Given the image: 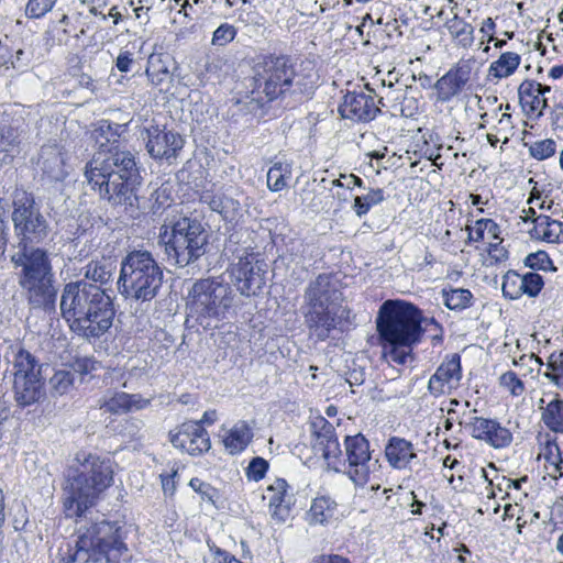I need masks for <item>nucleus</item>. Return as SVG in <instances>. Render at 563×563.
<instances>
[{
	"label": "nucleus",
	"instance_id": "nucleus-1",
	"mask_svg": "<svg viewBox=\"0 0 563 563\" xmlns=\"http://www.w3.org/2000/svg\"><path fill=\"white\" fill-rule=\"evenodd\" d=\"M85 176L102 199L114 206L139 207L136 191L141 175L135 157L118 142L108 146L100 144V150L86 165Z\"/></svg>",
	"mask_w": 563,
	"mask_h": 563
},
{
	"label": "nucleus",
	"instance_id": "nucleus-2",
	"mask_svg": "<svg viewBox=\"0 0 563 563\" xmlns=\"http://www.w3.org/2000/svg\"><path fill=\"white\" fill-rule=\"evenodd\" d=\"M113 483L109 459L90 452H78L69 465L63 486L62 504L67 518H79L93 507Z\"/></svg>",
	"mask_w": 563,
	"mask_h": 563
},
{
	"label": "nucleus",
	"instance_id": "nucleus-3",
	"mask_svg": "<svg viewBox=\"0 0 563 563\" xmlns=\"http://www.w3.org/2000/svg\"><path fill=\"white\" fill-rule=\"evenodd\" d=\"M59 306L71 331L82 338H99L112 325V299L95 284L85 280L68 283L63 289Z\"/></svg>",
	"mask_w": 563,
	"mask_h": 563
},
{
	"label": "nucleus",
	"instance_id": "nucleus-4",
	"mask_svg": "<svg viewBox=\"0 0 563 563\" xmlns=\"http://www.w3.org/2000/svg\"><path fill=\"white\" fill-rule=\"evenodd\" d=\"M420 310L404 300H386L379 308L376 327L382 357L388 364L404 365L412 360V349L422 335Z\"/></svg>",
	"mask_w": 563,
	"mask_h": 563
},
{
	"label": "nucleus",
	"instance_id": "nucleus-5",
	"mask_svg": "<svg viewBox=\"0 0 563 563\" xmlns=\"http://www.w3.org/2000/svg\"><path fill=\"white\" fill-rule=\"evenodd\" d=\"M322 423L321 431L316 433L313 450L321 454L328 468L344 473L355 485L364 486L378 463V460L372 459L369 442L361 433L347 435L343 452L333 427L325 420Z\"/></svg>",
	"mask_w": 563,
	"mask_h": 563
},
{
	"label": "nucleus",
	"instance_id": "nucleus-6",
	"mask_svg": "<svg viewBox=\"0 0 563 563\" xmlns=\"http://www.w3.org/2000/svg\"><path fill=\"white\" fill-rule=\"evenodd\" d=\"M241 307L232 286L212 277L196 280L186 297L187 320L192 319L203 330L217 329L236 317Z\"/></svg>",
	"mask_w": 563,
	"mask_h": 563
},
{
	"label": "nucleus",
	"instance_id": "nucleus-7",
	"mask_svg": "<svg viewBox=\"0 0 563 563\" xmlns=\"http://www.w3.org/2000/svg\"><path fill=\"white\" fill-rule=\"evenodd\" d=\"M306 324L312 336L324 341L332 330L341 328L350 318V310L342 303V292L331 277L320 275L306 290Z\"/></svg>",
	"mask_w": 563,
	"mask_h": 563
},
{
	"label": "nucleus",
	"instance_id": "nucleus-8",
	"mask_svg": "<svg viewBox=\"0 0 563 563\" xmlns=\"http://www.w3.org/2000/svg\"><path fill=\"white\" fill-rule=\"evenodd\" d=\"M163 279V268L153 254L146 250H134L122 258L117 285L126 300L148 302L158 295Z\"/></svg>",
	"mask_w": 563,
	"mask_h": 563
},
{
	"label": "nucleus",
	"instance_id": "nucleus-9",
	"mask_svg": "<svg viewBox=\"0 0 563 563\" xmlns=\"http://www.w3.org/2000/svg\"><path fill=\"white\" fill-rule=\"evenodd\" d=\"M128 551L122 541L121 528L114 523L102 520L92 523L85 531H79L75 551L69 555V562L88 563L100 562L118 563Z\"/></svg>",
	"mask_w": 563,
	"mask_h": 563
},
{
	"label": "nucleus",
	"instance_id": "nucleus-10",
	"mask_svg": "<svg viewBox=\"0 0 563 563\" xmlns=\"http://www.w3.org/2000/svg\"><path fill=\"white\" fill-rule=\"evenodd\" d=\"M169 261L185 267L196 262L206 253L208 235L202 224L190 218H181L172 227L170 235L165 231L162 236Z\"/></svg>",
	"mask_w": 563,
	"mask_h": 563
},
{
	"label": "nucleus",
	"instance_id": "nucleus-11",
	"mask_svg": "<svg viewBox=\"0 0 563 563\" xmlns=\"http://www.w3.org/2000/svg\"><path fill=\"white\" fill-rule=\"evenodd\" d=\"M295 69L286 56H267L254 66V84L258 93L267 101L289 91L295 79Z\"/></svg>",
	"mask_w": 563,
	"mask_h": 563
},
{
	"label": "nucleus",
	"instance_id": "nucleus-12",
	"mask_svg": "<svg viewBox=\"0 0 563 563\" xmlns=\"http://www.w3.org/2000/svg\"><path fill=\"white\" fill-rule=\"evenodd\" d=\"M41 365L25 350H20L14 360V398L19 406H31L44 396Z\"/></svg>",
	"mask_w": 563,
	"mask_h": 563
},
{
	"label": "nucleus",
	"instance_id": "nucleus-13",
	"mask_svg": "<svg viewBox=\"0 0 563 563\" xmlns=\"http://www.w3.org/2000/svg\"><path fill=\"white\" fill-rule=\"evenodd\" d=\"M265 264L258 261L254 254L246 253L239 255L228 272L232 284L245 297L257 296L266 284Z\"/></svg>",
	"mask_w": 563,
	"mask_h": 563
},
{
	"label": "nucleus",
	"instance_id": "nucleus-14",
	"mask_svg": "<svg viewBox=\"0 0 563 563\" xmlns=\"http://www.w3.org/2000/svg\"><path fill=\"white\" fill-rule=\"evenodd\" d=\"M142 137L148 154L158 159L176 158L184 146V139L180 134L157 125L146 128Z\"/></svg>",
	"mask_w": 563,
	"mask_h": 563
},
{
	"label": "nucleus",
	"instance_id": "nucleus-15",
	"mask_svg": "<svg viewBox=\"0 0 563 563\" xmlns=\"http://www.w3.org/2000/svg\"><path fill=\"white\" fill-rule=\"evenodd\" d=\"M172 444L190 455H199L211 448L209 433L198 421L183 423L178 430L170 433Z\"/></svg>",
	"mask_w": 563,
	"mask_h": 563
},
{
	"label": "nucleus",
	"instance_id": "nucleus-16",
	"mask_svg": "<svg viewBox=\"0 0 563 563\" xmlns=\"http://www.w3.org/2000/svg\"><path fill=\"white\" fill-rule=\"evenodd\" d=\"M19 283L33 308L48 311L55 308L57 290L53 284L54 275L20 278Z\"/></svg>",
	"mask_w": 563,
	"mask_h": 563
},
{
	"label": "nucleus",
	"instance_id": "nucleus-17",
	"mask_svg": "<svg viewBox=\"0 0 563 563\" xmlns=\"http://www.w3.org/2000/svg\"><path fill=\"white\" fill-rule=\"evenodd\" d=\"M367 90L368 92L352 91L344 96L343 102L339 107L343 118L354 121H371L376 117L379 109L375 103L374 91Z\"/></svg>",
	"mask_w": 563,
	"mask_h": 563
},
{
	"label": "nucleus",
	"instance_id": "nucleus-18",
	"mask_svg": "<svg viewBox=\"0 0 563 563\" xmlns=\"http://www.w3.org/2000/svg\"><path fill=\"white\" fill-rule=\"evenodd\" d=\"M12 220L18 235H22L19 247H23L26 241H40L46 236L45 219L31 207L15 208Z\"/></svg>",
	"mask_w": 563,
	"mask_h": 563
},
{
	"label": "nucleus",
	"instance_id": "nucleus-19",
	"mask_svg": "<svg viewBox=\"0 0 563 563\" xmlns=\"http://www.w3.org/2000/svg\"><path fill=\"white\" fill-rule=\"evenodd\" d=\"M467 427L473 438L485 441L496 449L506 448L512 441L511 432L493 419L474 417Z\"/></svg>",
	"mask_w": 563,
	"mask_h": 563
},
{
	"label": "nucleus",
	"instance_id": "nucleus-20",
	"mask_svg": "<svg viewBox=\"0 0 563 563\" xmlns=\"http://www.w3.org/2000/svg\"><path fill=\"white\" fill-rule=\"evenodd\" d=\"M12 255L11 261L15 266H22L23 271L20 278H32L53 275L48 257L43 250L31 249L26 244Z\"/></svg>",
	"mask_w": 563,
	"mask_h": 563
},
{
	"label": "nucleus",
	"instance_id": "nucleus-21",
	"mask_svg": "<svg viewBox=\"0 0 563 563\" xmlns=\"http://www.w3.org/2000/svg\"><path fill=\"white\" fill-rule=\"evenodd\" d=\"M288 489L289 486L284 478H276L267 486L263 496L268 501L272 518L278 522H285L289 516L292 495Z\"/></svg>",
	"mask_w": 563,
	"mask_h": 563
},
{
	"label": "nucleus",
	"instance_id": "nucleus-22",
	"mask_svg": "<svg viewBox=\"0 0 563 563\" xmlns=\"http://www.w3.org/2000/svg\"><path fill=\"white\" fill-rule=\"evenodd\" d=\"M462 377L460 355L453 354L444 361L430 377L428 388L431 394H444L455 387Z\"/></svg>",
	"mask_w": 563,
	"mask_h": 563
},
{
	"label": "nucleus",
	"instance_id": "nucleus-23",
	"mask_svg": "<svg viewBox=\"0 0 563 563\" xmlns=\"http://www.w3.org/2000/svg\"><path fill=\"white\" fill-rule=\"evenodd\" d=\"M472 73L470 60L460 62L454 68L450 69L435 84L441 100H449L461 92L468 82Z\"/></svg>",
	"mask_w": 563,
	"mask_h": 563
},
{
	"label": "nucleus",
	"instance_id": "nucleus-24",
	"mask_svg": "<svg viewBox=\"0 0 563 563\" xmlns=\"http://www.w3.org/2000/svg\"><path fill=\"white\" fill-rule=\"evenodd\" d=\"M37 165L49 180L62 181L66 175L65 153L63 148L56 144L44 145L41 148Z\"/></svg>",
	"mask_w": 563,
	"mask_h": 563
},
{
	"label": "nucleus",
	"instance_id": "nucleus-25",
	"mask_svg": "<svg viewBox=\"0 0 563 563\" xmlns=\"http://www.w3.org/2000/svg\"><path fill=\"white\" fill-rule=\"evenodd\" d=\"M150 405V399L143 398L139 394L117 393L106 399L100 409L113 415H122L132 410H141Z\"/></svg>",
	"mask_w": 563,
	"mask_h": 563
},
{
	"label": "nucleus",
	"instance_id": "nucleus-26",
	"mask_svg": "<svg viewBox=\"0 0 563 563\" xmlns=\"http://www.w3.org/2000/svg\"><path fill=\"white\" fill-rule=\"evenodd\" d=\"M385 455L388 463L397 470L407 468L409 463L417 457L412 443L398 437L389 439L385 448Z\"/></svg>",
	"mask_w": 563,
	"mask_h": 563
},
{
	"label": "nucleus",
	"instance_id": "nucleus-27",
	"mask_svg": "<svg viewBox=\"0 0 563 563\" xmlns=\"http://www.w3.org/2000/svg\"><path fill=\"white\" fill-rule=\"evenodd\" d=\"M169 57L151 55L147 62L146 75L151 84L161 92L168 91L173 82V74L169 70Z\"/></svg>",
	"mask_w": 563,
	"mask_h": 563
},
{
	"label": "nucleus",
	"instance_id": "nucleus-28",
	"mask_svg": "<svg viewBox=\"0 0 563 563\" xmlns=\"http://www.w3.org/2000/svg\"><path fill=\"white\" fill-rule=\"evenodd\" d=\"M533 228L530 230L532 239L544 241L548 243L558 242L563 232V224L558 220L551 219L549 216H538L533 219Z\"/></svg>",
	"mask_w": 563,
	"mask_h": 563
},
{
	"label": "nucleus",
	"instance_id": "nucleus-29",
	"mask_svg": "<svg viewBox=\"0 0 563 563\" xmlns=\"http://www.w3.org/2000/svg\"><path fill=\"white\" fill-rule=\"evenodd\" d=\"M519 100L523 109L529 112L542 114L543 110L548 107V100L541 96L539 82L525 81L520 85Z\"/></svg>",
	"mask_w": 563,
	"mask_h": 563
},
{
	"label": "nucleus",
	"instance_id": "nucleus-30",
	"mask_svg": "<svg viewBox=\"0 0 563 563\" xmlns=\"http://www.w3.org/2000/svg\"><path fill=\"white\" fill-rule=\"evenodd\" d=\"M292 175V164L288 161H277L267 172L266 183L271 191L278 192L288 188Z\"/></svg>",
	"mask_w": 563,
	"mask_h": 563
},
{
	"label": "nucleus",
	"instance_id": "nucleus-31",
	"mask_svg": "<svg viewBox=\"0 0 563 563\" xmlns=\"http://www.w3.org/2000/svg\"><path fill=\"white\" fill-rule=\"evenodd\" d=\"M252 437L250 427L244 421H240L224 437L223 444L230 454H236L247 446Z\"/></svg>",
	"mask_w": 563,
	"mask_h": 563
},
{
	"label": "nucleus",
	"instance_id": "nucleus-32",
	"mask_svg": "<svg viewBox=\"0 0 563 563\" xmlns=\"http://www.w3.org/2000/svg\"><path fill=\"white\" fill-rule=\"evenodd\" d=\"M336 508V503L329 496L316 497L307 514V519L311 525H324L333 516Z\"/></svg>",
	"mask_w": 563,
	"mask_h": 563
},
{
	"label": "nucleus",
	"instance_id": "nucleus-33",
	"mask_svg": "<svg viewBox=\"0 0 563 563\" xmlns=\"http://www.w3.org/2000/svg\"><path fill=\"white\" fill-rule=\"evenodd\" d=\"M19 133L15 128L0 126V164L7 165L20 153Z\"/></svg>",
	"mask_w": 563,
	"mask_h": 563
},
{
	"label": "nucleus",
	"instance_id": "nucleus-34",
	"mask_svg": "<svg viewBox=\"0 0 563 563\" xmlns=\"http://www.w3.org/2000/svg\"><path fill=\"white\" fill-rule=\"evenodd\" d=\"M115 271L117 265L112 258L101 257L86 265L85 277L102 285L113 279Z\"/></svg>",
	"mask_w": 563,
	"mask_h": 563
},
{
	"label": "nucleus",
	"instance_id": "nucleus-35",
	"mask_svg": "<svg viewBox=\"0 0 563 563\" xmlns=\"http://www.w3.org/2000/svg\"><path fill=\"white\" fill-rule=\"evenodd\" d=\"M521 57L515 52L503 53L488 68V75L496 79L511 76L519 67Z\"/></svg>",
	"mask_w": 563,
	"mask_h": 563
},
{
	"label": "nucleus",
	"instance_id": "nucleus-36",
	"mask_svg": "<svg viewBox=\"0 0 563 563\" xmlns=\"http://www.w3.org/2000/svg\"><path fill=\"white\" fill-rule=\"evenodd\" d=\"M542 422L555 433H563V399L555 398L542 408Z\"/></svg>",
	"mask_w": 563,
	"mask_h": 563
},
{
	"label": "nucleus",
	"instance_id": "nucleus-37",
	"mask_svg": "<svg viewBox=\"0 0 563 563\" xmlns=\"http://www.w3.org/2000/svg\"><path fill=\"white\" fill-rule=\"evenodd\" d=\"M446 27L450 34L459 41L460 45L463 47L472 45L474 29L470 23L455 15L446 22Z\"/></svg>",
	"mask_w": 563,
	"mask_h": 563
},
{
	"label": "nucleus",
	"instance_id": "nucleus-38",
	"mask_svg": "<svg viewBox=\"0 0 563 563\" xmlns=\"http://www.w3.org/2000/svg\"><path fill=\"white\" fill-rule=\"evenodd\" d=\"M385 200L384 190L380 188L369 189L364 196H356L354 198L353 210L357 217L366 214L372 207Z\"/></svg>",
	"mask_w": 563,
	"mask_h": 563
},
{
	"label": "nucleus",
	"instance_id": "nucleus-39",
	"mask_svg": "<svg viewBox=\"0 0 563 563\" xmlns=\"http://www.w3.org/2000/svg\"><path fill=\"white\" fill-rule=\"evenodd\" d=\"M543 376L556 388L563 390V352L550 355Z\"/></svg>",
	"mask_w": 563,
	"mask_h": 563
},
{
	"label": "nucleus",
	"instance_id": "nucleus-40",
	"mask_svg": "<svg viewBox=\"0 0 563 563\" xmlns=\"http://www.w3.org/2000/svg\"><path fill=\"white\" fill-rule=\"evenodd\" d=\"M445 306L451 310H463L471 306L473 295L468 289L455 288L449 291L443 290Z\"/></svg>",
	"mask_w": 563,
	"mask_h": 563
},
{
	"label": "nucleus",
	"instance_id": "nucleus-41",
	"mask_svg": "<svg viewBox=\"0 0 563 563\" xmlns=\"http://www.w3.org/2000/svg\"><path fill=\"white\" fill-rule=\"evenodd\" d=\"M75 377L74 373L69 369H58L49 378L51 390L55 395H65L74 386Z\"/></svg>",
	"mask_w": 563,
	"mask_h": 563
},
{
	"label": "nucleus",
	"instance_id": "nucleus-42",
	"mask_svg": "<svg viewBox=\"0 0 563 563\" xmlns=\"http://www.w3.org/2000/svg\"><path fill=\"white\" fill-rule=\"evenodd\" d=\"M544 286L543 277L534 272L521 274L520 298L526 295L536 298Z\"/></svg>",
	"mask_w": 563,
	"mask_h": 563
},
{
	"label": "nucleus",
	"instance_id": "nucleus-43",
	"mask_svg": "<svg viewBox=\"0 0 563 563\" xmlns=\"http://www.w3.org/2000/svg\"><path fill=\"white\" fill-rule=\"evenodd\" d=\"M521 274L516 271H508L503 276L501 290L506 298L516 300L520 298Z\"/></svg>",
	"mask_w": 563,
	"mask_h": 563
},
{
	"label": "nucleus",
	"instance_id": "nucleus-44",
	"mask_svg": "<svg viewBox=\"0 0 563 563\" xmlns=\"http://www.w3.org/2000/svg\"><path fill=\"white\" fill-rule=\"evenodd\" d=\"M529 152L533 158L543 161L555 154L556 143L551 139L537 141L530 145Z\"/></svg>",
	"mask_w": 563,
	"mask_h": 563
},
{
	"label": "nucleus",
	"instance_id": "nucleus-45",
	"mask_svg": "<svg viewBox=\"0 0 563 563\" xmlns=\"http://www.w3.org/2000/svg\"><path fill=\"white\" fill-rule=\"evenodd\" d=\"M499 385L515 397H519L525 393L523 382L511 371L504 373L499 377Z\"/></svg>",
	"mask_w": 563,
	"mask_h": 563
},
{
	"label": "nucleus",
	"instance_id": "nucleus-46",
	"mask_svg": "<svg viewBox=\"0 0 563 563\" xmlns=\"http://www.w3.org/2000/svg\"><path fill=\"white\" fill-rule=\"evenodd\" d=\"M525 265L539 271H555L556 268L553 266L551 258L548 253L544 251H538L536 253L529 254L525 258Z\"/></svg>",
	"mask_w": 563,
	"mask_h": 563
},
{
	"label": "nucleus",
	"instance_id": "nucleus-47",
	"mask_svg": "<svg viewBox=\"0 0 563 563\" xmlns=\"http://www.w3.org/2000/svg\"><path fill=\"white\" fill-rule=\"evenodd\" d=\"M201 200L208 203L212 211L219 212L221 214H225L228 209L235 203L232 199L223 196L222 194H206L201 197Z\"/></svg>",
	"mask_w": 563,
	"mask_h": 563
},
{
	"label": "nucleus",
	"instance_id": "nucleus-48",
	"mask_svg": "<svg viewBox=\"0 0 563 563\" xmlns=\"http://www.w3.org/2000/svg\"><path fill=\"white\" fill-rule=\"evenodd\" d=\"M539 459H543L545 461L544 465H554L563 464V459L561 456L560 448L555 441L547 440L544 444H542Z\"/></svg>",
	"mask_w": 563,
	"mask_h": 563
},
{
	"label": "nucleus",
	"instance_id": "nucleus-49",
	"mask_svg": "<svg viewBox=\"0 0 563 563\" xmlns=\"http://www.w3.org/2000/svg\"><path fill=\"white\" fill-rule=\"evenodd\" d=\"M56 0H29L25 14L30 19H40L52 10Z\"/></svg>",
	"mask_w": 563,
	"mask_h": 563
},
{
	"label": "nucleus",
	"instance_id": "nucleus-50",
	"mask_svg": "<svg viewBox=\"0 0 563 563\" xmlns=\"http://www.w3.org/2000/svg\"><path fill=\"white\" fill-rule=\"evenodd\" d=\"M209 554L205 556V563H242L228 552L218 548L214 543L208 541Z\"/></svg>",
	"mask_w": 563,
	"mask_h": 563
},
{
	"label": "nucleus",
	"instance_id": "nucleus-51",
	"mask_svg": "<svg viewBox=\"0 0 563 563\" xmlns=\"http://www.w3.org/2000/svg\"><path fill=\"white\" fill-rule=\"evenodd\" d=\"M236 35V29L228 23L221 24L212 36V44L218 46H224L232 42Z\"/></svg>",
	"mask_w": 563,
	"mask_h": 563
},
{
	"label": "nucleus",
	"instance_id": "nucleus-52",
	"mask_svg": "<svg viewBox=\"0 0 563 563\" xmlns=\"http://www.w3.org/2000/svg\"><path fill=\"white\" fill-rule=\"evenodd\" d=\"M99 367V364L97 361H95L91 357H77L73 364H71V372L75 374H78L81 376V379L86 376L91 374L92 372L97 371Z\"/></svg>",
	"mask_w": 563,
	"mask_h": 563
},
{
	"label": "nucleus",
	"instance_id": "nucleus-53",
	"mask_svg": "<svg viewBox=\"0 0 563 563\" xmlns=\"http://www.w3.org/2000/svg\"><path fill=\"white\" fill-rule=\"evenodd\" d=\"M267 470L268 462L265 459L257 456L250 462L246 468V475L249 479L258 482L265 476Z\"/></svg>",
	"mask_w": 563,
	"mask_h": 563
},
{
	"label": "nucleus",
	"instance_id": "nucleus-54",
	"mask_svg": "<svg viewBox=\"0 0 563 563\" xmlns=\"http://www.w3.org/2000/svg\"><path fill=\"white\" fill-rule=\"evenodd\" d=\"M189 485L195 492H197L201 495L202 499H207L208 501H211L212 504L214 503L213 501L214 489L209 484L202 482L199 478H192V479H190Z\"/></svg>",
	"mask_w": 563,
	"mask_h": 563
},
{
	"label": "nucleus",
	"instance_id": "nucleus-55",
	"mask_svg": "<svg viewBox=\"0 0 563 563\" xmlns=\"http://www.w3.org/2000/svg\"><path fill=\"white\" fill-rule=\"evenodd\" d=\"M336 187H345L351 189L353 186L363 187V180L351 174V175H341L340 178L333 180L332 183Z\"/></svg>",
	"mask_w": 563,
	"mask_h": 563
},
{
	"label": "nucleus",
	"instance_id": "nucleus-56",
	"mask_svg": "<svg viewBox=\"0 0 563 563\" xmlns=\"http://www.w3.org/2000/svg\"><path fill=\"white\" fill-rule=\"evenodd\" d=\"M133 63L132 54L130 52L120 53L117 57V67L120 71L126 73L130 70Z\"/></svg>",
	"mask_w": 563,
	"mask_h": 563
},
{
	"label": "nucleus",
	"instance_id": "nucleus-57",
	"mask_svg": "<svg viewBox=\"0 0 563 563\" xmlns=\"http://www.w3.org/2000/svg\"><path fill=\"white\" fill-rule=\"evenodd\" d=\"M495 22L492 18H487L482 22L481 25V33H483L485 36H487L488 42L495 41L494 32H495Z\"/></svg>",
	"mask_w": 563,
	"mask_h": 563
},
{
	"label": "nucleus",
	"instance_id": "nucleus-58",
	"mask_svg": "<svg viewBox=\"0 0 563 563\" xmlns=\"http://www.w3.org/2000/svg\"><path fill=\"white\" fill-rule=\"evenodd\" d=\"M551 120L554 129L563 132V104L554 107Z\"/></svg>",
	"mask_w": 563,
	"mask_h": 563
},
{
	"label": "nucleus",
	"instance_id": "nucleus-59",
	"mask_svg": "<svg viewBox=\"0 0 563 563\" xmlns=\"http://www.w3.org/2000/svg\"><path fill=\"white\" fill-rule=\"evenodd\" d=\"M477 225H478V232H481V234L483 233V231L486 230L494 238H497L496 231L498 229V225L492 219L479 220V221H477Z\"/></svg>",
	"mask_w": 563,
	"mask_h": 563
},
{
	"label": "nucleus",
	"instance_id": "nucleus-60",
	"mask_svg": "<svg viewBox=\"0 0 563 563\" xmlns=\"http://www.w3.org/2000/svg\"><path fill=\"white\" fill-rule=\"evenodd\" d=\"M175 475H176V472H173V474L161 475L162 486H163V489L165 493L173 494V492L175 490V482H174Z\"/></svg>",
	"mask_w": 563,
	"mask_h": 563
},
{
	"label": "nucleus",
	"instance_id": "nucleus-61",
	"mask_svg": "<svg viewBox=\"0 0 563 563\" xmlns=\"http://www.w3.org/2000/svg\"><path fill=\"white\" fill-rule=\"evenodd\" d=\"M317 563H350V561L341 555H322Z\"/></svg>",
	"mask_w": 563,
	"mask_h": 563
},
{
	"label": "nucleus",
	"instance_id": "nucleus-62",
	"mask_svg": "<svg viewBox=\"0 0 563 563\" xmlns=\"http://www.w3.org/2000/svg\"><path fill=\"white\" fill-rule=\"evenodd\" d=\"M547 473L553 479H558L563 475L562 464L544 465Z\"/></svg>",
	"mask_w": 563,
	"mask_h": 563
},
{
	"label": "nucleus",
	"instance_id": "nucleus-63",
	"mask_svg": "<svg viewBox=\"0 0 563 563\" xmlns=\"http://www.w3.org/2000/svg\"><path fill=\"white\" fill-rule=\"evenodd\" d=\"M23 55H24L23 49H18L16 51L14 59H12L11 63H10L12 68L21 69V68L27 66L26 63H24V64L22 63Z\"/></svg>",
	"mask_w": 563,
	"mask_h": 563
},
{
	"label": "nucleus",
	"instance_id": "nucleus-64",
	"mask_svg": "<svg viewBox=\"0 0 563 563\" xmlns=\"http://www.w3.org/2000/svg\"><path fill=\"white\" fill-rule=\"evenodd\" d=\"M217 420V412L214 410L212 411H206L199 421V423L202 426V423L212 424Z\"/></svg>",
	"mask_w": 563,
	"mask_h": 563
}]
</instances>
